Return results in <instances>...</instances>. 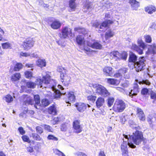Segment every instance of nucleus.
<instances>
[{
  "instance_id": "f257e3e1",
  "label": "nucleus",
  "mask_w": 156,
  "mask_h": 156,
  "mask_svg": "<svg viewBox=\"0 0 156 156\" xmlns=\"http://www.w3.org/2000/svg\"><path fill=\"white\" fill-rule=\"evenodd\" d=\"M141 128L139 126L135 127L134 129L136 130L132 134L128 137L127 135L123 134L124 137L128 140L127 145L132 148H135L136 145H139L144 140L143 133L139 131Z\"/></svg>"
},
{
  "instance_id": "f03ea898",
  "label": "nucleus",
  "mask_w": 156,
  "mask_h": 156,
  "mask_svg": "<svg viewBox=\"0 0 156 156\" xmlns=\"http://www.w3.org/2000/svg\"><path fill=\"white\" fill-rule=\"evenodd\" d=\"M84 36L78 35L76 36L75 38V41L79 46V51L81 52L83 51H90V49L85 46L86 41Z\"/></svg>"
},
{
  "instance_id": "7ed1b4c3",
  "label": "nucleus",
  "mask_w": 156,
  "mask_h": 156,
  "mask_svg": "<svg viewBox=\"0 0 156 156\" xmlns=\"http://www.w3.org/2000/svg\"><path fill=\"white\" fill-rule=\"evenodd\" d=\"M137 42L138 45L133 44L131 49L137 52L139 55H141L144 53L143 50L146 47V45L141 38L138 39Z\"/></svg>"
},
{
  "instance_id": "20e7f679",
  "label": "nucleus",
  "mask_w": 156,
  "mask_h": 156,
  "mask_svg": "<svg viewBox=\"0 0 156 156\" xmlns=\"http://www.w3.org/2000/svg\"><path fill=\"white\" fill-rule=\"evenodd\" d=\"M24 41L21 45V47L25 51H27L33 47L35 43L33 38L28 37L26 38L23 37Z\"/></svg>"
},
{
  "instance_id": "39448f33",
  "label": "nucleus",
  "mask_w": 156,
  "mask_h": 156,
  "mask_svg": "<svg viewBox=\"0 0 156 156\" xmlns=\"http://www.w3.org/2000/svg\"><path fill=\"white\" fill-rule=\"evenodd\" d=\"M92 87L96 89V92L98 95L106 97L109 96L110 93L106 88L103 86L98 84H93Z\"/></svg>"
},
{
  "instance_id": "423d86ee",
  "label": "nucleus",
  "mask_w": 156,
  "mask_h": 156,
  "mask_svg": "<svg viewBox=\"0 0 156 156\" xmlns=\"http://www.w3.org/2000/svg\"><path fill=\"white\" fill-rule=\"evenodd\" d=\"M126 104L123 100L117 99L115 101L112 109L115 112H121L124 111L126 107Z\"/></svg>"
},
{
  "instance_id": "0eeeda50",
  "label": "nucleus",
  "mask_w": 156,
  "mask_h": 156,
  "mask_svg": "<svg viewBox=\"0 0 156 156\" xmlns=\"http://www.w3.org/2000/svg\"><path fill=\"white\" fill-rule=\"evenodd\" d=\"M72 29L68 26L63 27L61 29V33L58 34V36L61 39H66L72 35Z\"/></svg>"
},
{
  "instance_id": "6e6552de",
  "label": "nucleus",
  "mask_w": 156,
  "mask_h": 156,
  "mask_svg": "<svg viewBox=\"0 0 156 156\" xmlns=\"http://www.w3.org/2000/svg\"><path fill=\"white\" fill-rule=\"evenodd\" d=\"M144 57H140L139 58L138 61L136 62L135 63V68L136 72H139L143 69L145 66L144 62Z\"/></svg>"
},
{
  "instance_id": "1a4fd4ad",
  "label": "nucleus",
  "mask_w": 156,
  "mask_h": 156,
  "mask_svg": "<svg viewBox=\"0 0 156 156\" xmlns=\"http://www.w3.org/2000/svg\"><path fill=\"white\" fill-rule=\"evenodd\" d=\"M103 74L106 76H113L114 70L113 68L110 66H105L102 69Z\"/></svg>"
},
{
  "instance_id": "9d476101",
  "label": "nucleus",
  "mask_w": 156,
  "mask_h": 156,
  "mask_svg": "<svg viewBox=\"0 0 156 156\" xmlns=\"http://www.w3.org/2000/svg\"><path fill=\"white\" fill-rule=\"evenodd\" d=\"M127 68L124 67L121 68L114 74L113 76L115 78L121 77L125 76V73H127Z\"/></svg>"
},
{
  "instance_id": "9b49d317",
  "label": "nucleus",
  "mask_w": 156,
  "mask_h": 156,
  "mask_svg": "<svg viewBox=\"0 0 156 156\" xmlns=\"http://www.w3.org/2000/svg\"><path fill=\"white\" fill-rule=\"evenodd\" d=\"M61 82L65 86H68L70 83V77L66 73H62L60 75Z\"/></svg>"
},
{
  "instance_id": "f8f14e48",
  "label": "nucleus",
  "mask_w": 156,
  "mask_h": 156,
  "mask_svg": "<svg viewBox=\"0 0 156 156\" xmlns=\"http://www.w3.org/2000/svg\"><path fill=\"white\" fill-rule=\"evenodd\" d=\"M74 106L79 112H82L86 110L87 105L84 103L79 102L76 103L74 104Z\"/></svg>"
},
{
  "instance_id": "ddd939ff",
  "label": "nucleus",
  "mask_w": 156,
  "mask_h": 156,
  "mask_svg": "<svg viewBox=\"0 0 156 156\" xmlns=\"http://www.w3.org/2000/svg\"><path fill=\"white\" fill-rule=\"evenodd\" d=\"M136 115L140 121L144 122L145 121V115L141 108L138 107L136 108Z\"/></svg>"
},
{
  "instance_id": "4468645a",
  "label": "nucleus",
  "mask_w": 156,
  "mask_h": 156,
  "mask_svg": "<svg viewBox=\"0 0 156 156\" xmlns=\"http://www.w3.org/2000/svg\"><path fill=\"white\" fill-rule=\"evenodd\" d=\"M80 121L79 120H75L73 122V127L76 132L79 133L82 131V127L80 125Z\"/></svg>"
},
{
  "instance_id": "2eb2a0df",
  "label": "nucleus",
  "mask_w": 156,
  "mask_h": 156,
  "mask_svg": "<svg viewBox=\"0 0 156 156\" xmlns=\"http://www.w3.org/2000/svg\"><path fill=\"white\" fill-rule=\"evenodd\" d=\"M46 95V96L48 97L49 99L52 98L53 97L55 99L59 98L62 94L61 92L58 90H55L53 94L51 92H49Z\"/></svg>"
},
{
  "instance_id": "dca6fc26",
  "label": "nucleus",
  "mask_w": 156,
  "mask_h": 156,
  "mask_svg": "<svg viewBox=\"0 0 156 156\" xmlns=\"http://www.w3.org/2000/svg\"><path fill=\"white\" fill-rule=\"evenodd\" d=\"M47 112L49 114L56 115L57 114V108L55 104H52L47 109Z\"/></svg>"
},
{
  "instance_id": "f3484780",
  "label": "nucleus",
  "mask_w": 156,
  "mask_h": 156,
  "mask_svg": "<svg viewBox=\"0 0 156 156\" xmlns=\"http://www.w3.org/2000/svg\"><path fill=\"white\" fill-rule=\"evenodd\" d=\"M62 25V23L60 21L57 20H55L52 21L50 24V26L53 30H58L61 28Z\"/></svg>"
},
{
  "instance_id": "a211bd4d",
  "label": "nucleus",
  "mask_w": 156,
  "mask_h": 156,
  "mask_svg": "<svg viewBox=\"0 0 156 156\" xmlns=\"http://www.w3.org/2000/svg\"><path fill=\"white\" fill-rule=\"evenodd\" d=\"M67 98L66 99L65 102L66 103H70L74 102L75 100V96L74 94V92L70 91L68 94Z\"/></svg>"
},
{
  "instance_id": "6ab92c4d",
  "label": "nucleus",
  "mask_w": 156,
  "mask_h": 156,
  "mask_svg": "<svg viewBox=\"0 0 156 156\" xmlns=\"http://www.w3.org/2000/svg\"><path fill=\"white\" fill-rule=\"evenodd\" d=\"M106 82L109 85L114 86H118L120 83V80L114 78H108L106 79Z\"/></svg>"
},
{
  "instance_id": "aec40b11",
  "label": "nucleus",
  "mask_w": 156,
  "mask_h": 156,
  "mask_svg": "<svg viewBox=\"0 0 156 156\" xmlns=\"http://www.w3.org/2000/svg\"><path fill=\"white\" fill-rule=\"evenodd\" d=\"M114 21L112 20H106L103 21L100 26L99 28L102 29L103 28L109 27L110 25L114 23Z\"/></svg>"
},
{
  "instance_id": "412c9836",
  "label": "nucleus",
  "mask_w": 156,
  "mask_h": 156,
  "mask_svg": "<svg viewBox=\"0 0 156 156\" xmlns=\"http://www.w3.org/2000/svg\"><path fill=\"white\" fill-rule=\"evenodd\" d=\"M21 78V75L20 72H16L10 76L11 80L13 82L19 81Z\"/></svg>"
},
{
  "instance_id": "4be33fe9",
  "label": "nucleus",
  "mask_w": 156,
  "mask_h": 156,
  "mask_svg": "<svg viewBox=\"0 0 156 156\" xmlns=\"http://www.w3.org/2000/svg\"><path fill=\"white\" fill-rule=\"evenodd\" d=\"M120 149L122 156H129V152L127 146L126 144H121Z\"/></svg>"
},
{
  "instance_id": "5701e85b",
  "label": "nucleus",
  "mask_w": 156,
  "mask_h": 156,
  "mask_svg": "<svg viewBox=\"0 0 156 156\" xmlns=\"http://www.w3.org/2000/svg\"><path fill=\"white\" fill-rule=\"evenodd\" d=\"M23 96L24 100V102L26 105H32L33 104V100L30 96H29L27 94H24Z\"/></svg>"
},
{
  "instance_id": "b1692460",
  "label": "nucleus",
  "mask_w": 156,
  "mask_h": 156,
  "mask_svg": "<svg viewBox=\"0 0 156 156\" xmlns=\"http://www.w3.org/2000/svg\"><path fill=\"white\" fill-rule=\"evenodd\" d=\"M137 59V56L132 51H129L128 61L129 62L135 63Z\"/></svg>"
},
{
  "instance_id": "393cba45",
  "label": "nucleus",
  "mask_w": 156,
  "mask_h": 156,
  "mask_svg": "<svg viewBox=\"0 0 156 156\" xmlns=\"http://www.w3.org/2000/svg\"><path fill=\"white\" fill-rule=\"evenodd\" d=\"M74 30L79 34H82V35H85L87 33V31L85 28L80 27H75Z\"/></svg>"
},
{
  "instance_id": "a878e982",
  "label": "nucleus",
  "mask_w": 156,
  "mask_h": 156,
  "mask_svg": "<svg viewBox=\"0 0 156 156\" xmlns=\"http://www.w3.org/2000/svg\"><path fill=\"white\" fill-rule=\"evenodd\" d=\"M140 88L138 84L136 83L134 84L133 89L131 90L130 94L131 95H136L139 92Z\"/></svg>"
},
{
  "instance_id": "bb28decb",
  "label": "nucleus",
  "mask_w": 156,
  "mask_h": 156,
  "mask_svg": "<svg viewBox=\"0 0 156 156\" xmlns=\"http://www.w3.org/2000/svg\"><path fill=\"white\" fill-rule=\"evenodd\" d=\"M105 102V100L103 97H99L97 99L96 101V106L99 108L103 105Z\"/></svg>"
},
{
  "instance_id": "cd10ccee",
  "label": "nucleus",
  "mask_w": 156,
  "mask_h": 156,
  "mask_svg": "<svg viewBox=\"0 0 156 156\" xmlns=\"http://www.w3.org/2000/svg\"><path fill=\"white\" fill-rule=\"evenodd\" d=\"M88 46L93 48L97 49H101L102 48V45L98 42L96 41H94L92 43L88 44Z\"/></svg>"
},
{
  "instance_id": "c85d7f7f",
  "label": "nucleus",
  "mask_w": 156,
  "mask_h": 156,
  "mask_svg": "<svg viewBox=\"0 0 156 156\" xmlns=\"http://www.w3.org/2000/svg\"><path fill=\"white\" fill-rule=\"evenodd\" d=\"M50 103V101L46 98H43L41 99V103L38 106L41 108H45L48 106Z\"/></svg>"
},
{
  "instance_id": "c756f323",
  "label": "nucleus",
  "mask_w": 156,
  "mask_h": 156,
  "mask_svg": "<svg viewBox=\"0 0 156 156\" xmlns=\"http://www.w3.org/2000/svg\"><path fill=\"white\" fill-rule=\"evenodd\" d=\"M75 1L76 0H69V7L72 11H75L77 7V4Z\"/></svg>"
},
{
  "instance_id": "7c9ffc66",
  "label": "nucleus",
  "mask_w": 156,
  "mask_h": 156,
  "mask_svg": "<svg viewBox=\"0 0 156 156\" xmlns=\"http://www.w3.org/2000/svg\"><path fill=\"white\" fill-rule=\"evenodd\" d=\"M23 66L21 63L16 62L14 65L13 70L14 71H19L23 68Z\"/></svg>"
},
{
  "instance_id": "2f4dec72",
  "label": "nucleus",
  "mask_w": 156,
  "mask_h": 156,
  "mask_svg": "<svg viewBox=\"0 0 156 156\" xmlns=\"http://www.w3.org/2000/svg\"><path fill=\"white\" fill-rule=\"evenodd\" d=\"M34 100L35 101V104L34 105V107L37 109H39V108L37 107V106L40 104L41 100L39 95L38 94H35L34 96Z\"/></svg>"
},
{
  "instance_id": "473e14b6",
  "label": "nucleus",
  "mask_w": 156,
  "mask_h": 156,
  "mask_svg": "<svg viewBox=\"0 0 156 156\" xmlns=\"http://www.w3.org/2000/svg\"><path fill=\"white\" fill-rule=\"evenodd\" d=\"M155 7L152 5L148 6L145 8V11L149 14H152L156 11Z\"/></svg>"
},
{
  "instance_id": "72a5a7b5",
  "label": "nucleus",
  "mask_w": 156,
  "mask_h": 156,
  "mask_svg": "<svg viewBox=\"0 0 156 156\" xmlns=\"http://www.w3.org/2000/svg\"><path fill=\"white\" fill-rule=\"evenodd\" d=\"M149 47L148 51L150 53L154 54L156 52V44L153 43L151 44L148 45Z\"/></svg>"
},
{
  "instance_id": "f704fd0d",
  "label": "nucleus",
  "mask_w": 156,
  "mask_h": 156,
  "mask_svg": "<svg viewBox=\"0 0 156 156\" xmlns=\"http://www.w3.org/2000/svg\"><path fill=\"white\" fill-rule=\"evenodd\" d=\"M37 65L41 68L46 66V62L44 59H38L36 62Z\"/></svg>"
},
{
  "instance_id": "c9c22d12",
  "label": "nucleus",
  "mask_w": 156,
  "mask_h": 156,
  "mask_svg": "<svg viewBox=\"0 0 156 156\" xmlns=\"http://www.w3.org/2000/svg\"><path fill=\"white\" fill-rule=\"evenodd\" d=\"M114 33L111 29L108 30L105 34V38L106 40H108L113 36Z\"/></svg>"
},
{
  "instance_id": "e433bc0d",
  "label": "nucleus",
  "mask_w": 156,
  "mask_h": 156,
  "mask_svg": "<svg viewBox=\"0 0 156 156\" xmlns=\"http://www.w3.org/2000/svg\"><path fill=\"white\" fill-rule=\"evenodd\" d=\"M37 84L36 83L30 81L26 83V86L28 88L31 89H34L35 88Z\"/></svg>"
},
{
  "instance_id": "4c0bfd02",
  "label": "nucleus",
  "mask_w": 156,
  "mask_h": 156,
  "mask_svg": "<svg viewBox=\"0 0 156 156\" xmlns=\"http://www.w3.org/2000/svg\"><path fill=\"white\" fill-rule=\"evenodd\" d=\"M42 80L43 81V83L46 84L47 85L50 83L51 81L50 76L45 75L42 77Z\"/></svg>"
},
{
  "instance_id": "58836bf2",
  "label": "nucleus",
  "mask_w": 156,
  "mask_h": 156,
  "mask_svg": "<svg viewBox=\"0 0 156 156\" xmlns=\"http://www.w3.org/2000/svg\"><path fill=\"white\" fill-rule=\"evenodd\" d=\"M1 45L2 48L3 49H6L12 48V44L10 43L9 42L2 43L1 44Z\"/></svg>"
},
{
  "instance_id": "ea45409f",
  "label": "nucleus",
  "mask_w": 156,
  "mask_h": 156,
  "mask_svg": "<svg viewBox=\"0 0 156 156\" xmlns=\"http://www.w3.org/2000/svg\"><path fill=\"white\" fill-rule=\"evenodd\" d=\"M107 101L108 106L110 107L113 105L115 101V99L113 97H110L108 98Z\"/></svg>"
},
{
  "instance_id": "a19ab883",
  "label": "nucleus",
  "mask_w": 156,
  "mask_h": 156,
  "mask_svg": "<svg viewBox=\"0 0 156 156\" xmlns=\"http://www.w3.org/2000/svg\"><path fill=\"white\" fill-rule=\"evenodd\" d=\"M3 99L5 100L6 102L8 103H10L13 101L12 97L9 94L6 95L3 98Z\"/></svg>"
},
{
  "instance_id": "79ce46f5",
  "label": "nucleus",
  "mask_w": 156,
  "mask_h": 156,
  "mask_svg": "<svg viewBox=\"0 0 156 156\" xmlns=\"http://www.w3.org/2000/svg\"><path fill=\"white\" fill-rule=\"evenodd\" d=\"M24 75L27 79H31L33 77L32 72L28 70L24 72Z\"/></svg>"
},
{
  "instance_id": "37998d69",
  "label": "nucleus",
  "mask_w": 156,
  "mask_h": 156,
  "mask_svg": "<svg viewBox=\"0 0 156 156\" xmlns=\"http://www.w3.org/2000/svg\"><path fill=\"white\" fill-rule=\"evenodd\" d=\"M31 136L32 138L35 140L40 141L42 140V138L40 137V136L35 133H32Z\"/></svg>"
},
{
  "instance_id": "c03bdc74",
  "label": "nucleus",
  "mask_w": 156,
  "mask_h": 156,
  "mask_svg": "<svg viewBox=\"0 0 156 156\" xmlns=\"http://www.w3.org/2000/svg\"><path fill=\"white\" fill-rule=\"evenodd\" d=\"M119 56L121 59L124 60H126L128 56V54L127 52L124 51L120 54Z\"/></svg>"
},
{
  "instance_id": "a18cd8bd",
  "label": "nucleus",
  "mask_w": 156,
  "mask_h": 156,
  "mask_svg": "<svg viewBox=\"0 0 156 156\" xmlns=\"http://www.w3.org/2000/svg\"><path fill=\"white\" fill-rule=\"evenodd\" d=\"M35 82L38 87L41 88L43 87L42 84L43 83V81L42 79L37 78Z\"/></svg>"
},
{
  "instance_id": "49530a36",
  "label": "nucleus",
  "mask_w": 156,
  "mask_h": 156,
  "mask_svg": "<svg viewBox=\"0 0 156 156\" xmlns=\"http://www.w3.org/2000/svg\"><path fill=\"white\" fill-rule=\"evenodd\" d=\"M145 41L146 43H151L152 41V38L150 35H145L144 36Z\"/></svg>"
},
{
  "instance_id": "de8ad7c7",
  "label": "nucleus",
  "mask_w": 156,
  "mask_h": 156,
  "mask_svg": "<svg viewBox=\"0 0 156 156\" xmlns=\"http://www.w3.org/2000/svg\"><path fill=\"white\" fill-rule=\"evenodd\" d=\"M61 121L60 118L58 117H54L51 120L52 123L53 125H55Z\"/></svg>"
},
{
  "instance_id": "09e8293b",
  "label": "nucleus",
  "mask_w": 156,
  "mask_h": 156,
  "mask_svg": "<svg viewBox=\"0 0 156 156\" xmlns=\"http://www.w3.org/2000/svg\"><path fill=\"white\" fill-rule=\"evenodd\" d=\"M21 138L24 142H27L28 143H30L31 142V141L30 139L29 136L27 135H23L21 136Z\"/></svg>"
},
{
  "instance_id": "8fccbe9b",
  "label": "nucleus",
  "mask_w": 156,
  "mask_h": 156,
  "mask_svg": "<svg viewBox=\"0 0 156 156\" xmlns=\"http://www.w3.org/2000/svg\"><path fill=\"white\" fill-rule=\"evenodd\" d=\"M97 97L93 95H89L87 96V98L88 101L94 102L95 101Z\"/></svg>"
},
{
  "instance_id": "3c124183",
  "label": "nucleus",
  "mask_w": 156,
  "mask_h": 156,
  "mask_svg": "<svg viewBox=\"0 0 156 156\" xmlns=\"http://www.w3.org/2000/svg\"><path fill=\"white\" fill-rule=\"evenodd\" d=\"M149 93V90L146 88H143L141 90V95L146 96Z\"/></svg>"
},
{
  "instance_id": "603ef678",
  "label": "nucleus",
  "mask_w": 156,
  "mask_h": 156,
  "mask_svg": "<svg viewBox=\"0 0 156 156\" xmlns=\"http://www.w3.org/2000/svg\"><path fill=\"white\" fill-rule=\"evenodd\" d=\"M57 71L60 73V74L62 73H66V69L61 66H59L58 67Z\"/></svg>"
},
{
  "instance_id": "864d4df0",
  "label": "nucleus",
  "mask_w": 156,
  "mask_h": 156,
  "mask_svg": "<svg viewBox=\"0 0 156 156\" xmlns=\"http://www.w3.org/2000/svg\"><path fill=\"white\" fill-rule=\"evenodd\" d=\"M120 53L118 51H113L110 52L111 56H113L114 57L118 58L119 56Z\"/></svg>"
},
{
  "instance_id": "5fc2aeb1",
  "label": "nucleus",
  "mask_w": 156,
  "mask_h": 156,
  "mask_svg": "<svg viewBox=\"0 0 156 156\" xmlns=\"http://www.w3.org/2000/svg\"><path fill=\"white\" fill-rule=\"evenodd\" d=\"M47 139L48 140H53L55 141H57L58 140L57 137L51 134H49L48 136Z\"/></svg>"
},
{
  "instance_id": "6e6d98bb",
  "label": "nucleus",
  "mask_w": 156,
  "mask_h": 156,
  "mask_svg": "<svg viewBox=\"0 0 156 156\" xmlns=\"http://www.w3.org/2000/svg\"><path fill=\"white\" fill-rule=\"evenodd\" d=\"M138 83L140 84H145L147 85H149L150 84V82L147 80H142V81H140L138 82Z\"/></svg>"
},
{
  "instance_id": "4d7b16f0",
  "label": "nucleus",
  "mask_w": 156,
  "mask_h": 156,
  "mask_svg": "<svg viewBox=\"0 0 156 156\" xmlns=\"http://www.w3.org/2000/svg\"><path fill=\"white\" fill-rule=\"evenodd\" d=\"M55 154L59 156H66L61 151L57 149H56L54 151Z\"/></svg>"
},
{
  "instance_id": "13d9d810",
  "label": "nucleus",
  "mask_w": 156,
  "mask_h": 156,
  "mask_svg": "<svg viewBox=\"0 0 156 156\" xmlns=\"http://www.w3.org/2000/svg\"><path fill=\"white\" fill-rule=\"evenodd\" d=\"M36 130L37 132L38 133L41 134L43 132V129L40 126H37L36 127Z\"/></svg>"
},
{
  "instance_id": "bf43d9fd",
  "label": "nucleus",
  "mask_w": 156,
  "mask_h": 156,
  "mask_svg": "<svg viewBox=\"0 0 156 156\" xmlns=\"http://www.w3.org/2000/svg\"><path fill=\"white\" fill-rule=\"evenodd\" d=\"M75 155L76 156H88L86 153L81 151H78L75 153Z\"/></svg>"
},
{
  "instance_id": "052dcab7",
  "label": "nucleus",
  "mask_w": 156,
  "mask_h": 156,
  "mask_svg": "<svg viewBox=\"0 0 156 156\" xmlns=\"http://www.w3.org/2000/svg\"><path fill=\"white\" fill-rule=\"evenodd\" d=\"M150 97L151 99L156 100V93L153 91H151L150 92Z\"/></svg>"
},
{
  "instance_id": "680f3d73",
  "label": "nucleus",
  "mask_w": 156,
  "mask_h": 156,
  "mask_svg": "<svg viewBox=\"0 0 156 156\" xmlns=\"http://www.w3.org/2000/svg\"><path fill=\"white\" fill-rule=\"evenodd\" d=\"M44 127L45 130H47L48 132H52L51 130V127L50 126L44 124Z\"/></svg>"
},
{
  "instance_id": "e2e57ef3",
  "label": "nucleus",
  "mask_w": 156,
  "mask_h": 156,
  "mask_svg": "<svg viewBox=\"0 0 156 156\" xmlns=\"http://www.w3.org/2000/svg\"><path fill=\"white\" fill-rule=\"evenodd\" d=\"M18 130L20 133L22 135H24L25 133V131L22 126L19 127L18 128Z\"/></svg>"
},
{
  "instance_id": "0e129e2a",
  "label": "nucleus",
  "mask_w": 156,
  "mask_h": 156,
  "mask_svg": "<svg viewBox=\"0 0 156 156\" xmlns=\"http://www.w3.org/2000/svg\"><path fill=\"white\" fill-rule=\"evenodd\" d=\"M67 129V126L65 124H62L61 126V130L62 131H66Z\"/></svg>"
},
{
  "instance_id": "69168bd1",
  "label": "nucleus",
  "mask_w": 156,
  "mask_h": 156,
  "mask_svg": "<svg viewBox=\"0 0 156 156\" xmlns=\"http://www.w3.org/2000/svg\"><path fill=\"white\" fill-rule=\"evenodd\" d=\"M31 145L30 144V146L27 148V151L30 153H32L34 152L33 147L32 146H30Z\"/></svg>"
},
{
  "instance_id": "338daca9",
  "label": "nucleus",
  "mask_w": 156,
  "mask_h": 156,
  "mask_svg": "<svg viewBox=\"0 0 156 156\" xmlns=\"http://www.w3.org/2000/svg\"><path fill=\"white\" fill-rule=\"evenodd\" d=\"M21 56L23 57H28L30 55V54L26 52H21L20 55Z\"/></svg>"
},
{
  "instance_id": "774afa93",
  "label": "nucleus",
  "mask_w": 156,
  "mask_h": 156,
  "mask_svg": "<svg viewBox=\"0 0 156 156\" xmlns=\"http://www.w3.org/2000/svg\"><path fill=\"white\" fill-rule=\"evenodd\" d=\"M34 63H27L25 65V66L27 68H32L34 67Z\"/></svg>"
}]
</instances>
